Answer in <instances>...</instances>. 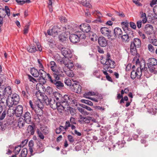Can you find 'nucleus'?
<instances>
[{
	"label": "nucleus",
	"mask_w": 157,
	"mask_h": 157,
	"mask_svg": "<svg viewBox=\"0 0 157 157\" xmlns=\"http://www.w3.org/2000/svg\"><path fill=\"white\" fill-rule=\"evenodd\" d=\"M38 63L39 64V67L40 68L39 71L37 70L34 68H33L31 69L30 72L31 75L35 77H38L37 80L40 82V85L43 86L42 84H44L46 82L45 79L47 73L44 71V67L42 63V60L38 59ZM42 88H44L43 87L41 86Z\"/></svg>",
	"instance_id": "obj_1"
},
{
	"label": "nucleus",
	"mask_w": 157,
	"mask_h": 157,
	"mask_svg": "<svg viewBox=\"0 0 157 157\" xmlns=\"http://www.w3.org/2000/svg\"><path fill=\"white\" fill-rule=\"evenodd\" d=\"M136 60V66H137V65H138L140 67H137L136 71L134 70H132L131 73V78L133 79L137 77V78H139L143 75L144 76H146L147 77H149V75H148L147 68L145 67V63H143V66L142 65L140 64V61L139 59H136V58H134L133 60L135 61Z\"/></svg>",
	"instance_id": "obj_2"
},
{
	"label": "nucleus",
	"mask_w": 157,
	"mask_h": 157,
	"mask_svg": "<svg viewBox=\"0 0 157 157\" xmlns=\"http://www.w3.org/2000/svg\"><path fill=\"white\" fill-rule=\"evenodd\" d=\"M107 56L106 59L102 57L101 60V63L103 65V69L106 70H108L109 68H114L116 66L115 62L110 59V56L109 54L107 53Z\"/></svg>",
	"instance_id": "obj_3"
},
{
	"label": "nucleus",
	"mask_w": 157,
	"mask_h": 157,
	"mask_svg": "<svg viewBox=\"0 0 157 157\" xmlns=\"http://www.w3.org/2000/svg\"><path fill=\"white\" fill-rule=\"evenodd\" d=\"M19 96L17 94H13L9 96L6 100L7 105L9 107H12L13 105H16L19 102Z\"/></svg>",
	"instance_id": "obj_4"
},
{
	"label": "nucleus",
	"mask_w": 157,
	"mask_h": 157,
	"mask_svg": "<svg viewBox=\"0 0 157 157\" xmlns=\"http://www.w3.org/2000/svg\"><path fill=\"white\" fill-rule=\"evenodd\" d=\"M141 45V41L138 38L134 39L133 41L131 42L130 52L132 55H135L137 53L136 48L140 47Z\"/></svg>",
	"instance_id": "obj_5"
},
{
	"label": "nucleus",
	"mask_w": 157,
	"mask_h": 157,
	"mask_svg": "<svg viewBox=\"0 0 157 157\" xmlns=\"http://www.w3.org/2000/svg\"><path fill=\"white\" fill-rule=\"evenodd\" d=\"M62 27H59L57 25L54 26L51 29H49L47 30V33H44L45 36H47L48 35L55 36L57 35L59 33L62 32Z\"/></svg>",
	"instance_id": "obj_6"
},
{
	"label": "nucleus",
	"mask_w": 157,
	"mask_h": 157,
	"mask_svg": "<svg viewBox=\"0 0 157 157\" xmlns=\"http://www.w3.org/2000/svg\"><path fill=\"white\" fill-rule=\"evenodd\" d=\"M61 52L62 55L64 56V58H71L73 56V54L71 50L69 49L64 47L61 48Z\"/></svg>",
	"instance_id": "obj_7"
},
{
	"label": "nucleus",
	"mask_w": 157,
	"mask_h": 157,
	"mask_svg": "<svg viewBox=\"0 0 157 157\" xmlns=\"http://www.w3.org/2000/svg\"><path fill=\"white\" fill-rule=\"evenodd\" d=\"M60 62L61 63H63L66 67L69 69L72 68L74 67L73 61L69 59L63 58Z\"/></svg>",
	"instance_id": "obj_8"
},
{
	"label": "nucleus",
	"mask_w": 157,
	"mask_h": 157,
	"mask_svg": "<svg viewBox=\"0 0 157 157\" xmlns=\"http://www.w3.org/2000/svg\"><path fill=\"white\" fill-rule=\"evenodd\" d=\"M7 14L8 17L10 15V10L8 6H6L4 8H0V17H4Z\"/></svg>",
	"instance_id": "obj_9"
},
{
	"label": "nucleus",
	"mask_w": 157,
	"mask_h": 157,
	"mask_svg": "<svg viewBox=\"0 0 157 157\" xmlns=\"http://www.w3.org/2000/svg\"><path fill=\"white\" fill-rule=\"evenodd\" d=\"M101 33L105 36L107 37L108 39H109L111 37V31L107 27H103L100 29Z\"/></svg>",
	"instance_id": "obj_10"
},
{
	"label": "nucleus",
	"mask_w": 157,
	"mask_h": 157,
	"mask_svg": "<svg viewBox=\"0 0 157 157\" xmlns=\"http://www.w3.org/2000/svg\"><path fill=\"white\" fill-rule=\"evenodd\" d=\"M35 105H36V108H37V109H38V110H39V113H40V114H39V115L40 116L43 113L42 109L44 107L43 103L40 101V100L38 99L35 101Z\"/></svg>",
	"instance_id": "obj_11"
},
{
	"label": "nucleus",
	"mask_w": 157,
	"mask_h": 157,
	"mask_svg": "<svg viewBox=\"0 0 157 157\" xmlns=\"http://www.w3.org/2000/svg\"><path fill=\"white\" fill-rule=\"evenodd\" d=\"M57 101H56L55 99L52 100L51 99V101H50L49 104V105L52 109H55L57 108L58 110L59 111V108L60 107L61 104L60 103H58Z\"/></svg>",
	"instance_id": "obj_12"
},
{
	"label": "nucleus",
	"mask_w": 157,
	"mask_h": 157,
	"mask_svg": "<svg viewBox=\"0 0 157 157\" xmlns=\"http://www.w3.org/2000/svg\"><path fill=\"white\" fill-rule=\"evenodd\" d=\"M47 75L51 82L55 84L57 87H63L64 85L61 81H56L55 80H53L49 74H47Z\"/></svg>",
	"instance_id": "obj_13"
},
{
	"label": "nucleus",
	"mask_w": 157,
	"mask_h": 157,
	"mask_svg": "<svg viewBox=\"0 0 157 157\" xmlns=\"http://www.w3.org/2000/svg\"><path fill=\"white\" fill-rule=\"evenodd\" d=\"M79 27L83 32H89L91 29L90 25L87 23L82 24L79 25Z\"/></svg>",
	"instance_id": "obj_14"
},
{
	"label": "nucleus",
	"mask_w": 157,
	"mask_h": 157,
	"mask_svg": "<svg viewBox=\"0 0 157 157\" xmlns=\"http://www.w3.org/2000/svg\"><path fill=\"white\" fill-rule=\"evenodd\" d=\"M69 39L70 41L73 43H76L79 41L77 32L76 34H71L70 36Z\"/></svg>",
	"instance_id": "obj_15"
},
{
	"label": "nucleus",
	"mask_w": 157,
	"mask_h": 157,
	"mask_svg": "<svg viewBox=\"0 0 157 157\" xmlns=\"http://www.w3.org/2000/svg\"><path fill=\"white\" fill-rule=\"evenodd\" d=\"M36 149L34 150L33 153H41L44 151V149L43 145L42 143L39 141L37 143Z\"/></svg>",
	"instance_id": "obj_16"
},
{
	"label": "nucleus",
	"mask_w": 157,
	"mask_h": 157,
	"mask_svg": "<svg viewBox=\"0 0 157 157\" xmlns=\"http://www.w3.org/2000/svg\"><path fill=\"white\" fill-rule=\"evenodd\" d=\"M14 109L16 116L18 117H21L23 113L22 106L21 105H18Z\"/></svg>",
	"instance_id": "obj_17"
},
{
	"label": "nucleus",
	"mask_w": 157,
	"mask_h": 157,
	"mask_svg": "<svg viewBox=\"0 0 157 157\" xmlns=\"http://www.w3.org/2000/svg\"><path fill=\"white\" fill-rule=\"evenodd\" d=\"M12 92L11 89H0V95L2 96H10Z\"/></svg>",
	"instance_id": "obj_18"
},
{
	"label": "nucleus",
	"mask_w": 157,
	"mask_h": 157,
	"mask_svg": "<svg viewBox=\"0 0 157 157\" xmlns=\"http://www.w3.org/2000/svg\"><path fill=\"white\" fill-rule=\"evenodd\" d=\"M98 42L100 46L105 47L107 44V41L104 37H100L98 39Z\"/></svg>",
	"instance_id": "obj_19"
},
{
	"label": "nucleus",
	"mask_w": 157,
	"mask_h": 157,
	"mask_svg": "<svg viewBox=\"0 0 157 157\" xmlns=\"http://www.w3.org/2000/svg\"><path fill=\"white\" fill-rule=\"evenodd\" d=\"M24 120L27 124H31L33 121H31V115L30 113L29 112H26L24 116Z\"/></svg>",
	"instance_id": "obj_20"
},
{
	"label": "nucleus",
	"mask_w": 157,
	"mask_h": 157,
	"mask_svg": "<svg viewBox=\"0 0 157 157\" xmlns=\"http://www.w3.org/2000/svg\"><path fill=\"white\" fill-rule=\"evenodd\" d=\"M145 29L146 33L149 35L152 34L153 30V28L151 25L147 24L145 26Z\"/></svg>",
	"instance_id": "obj_21"
},
{
	"label": "nucleus",
	"mask_w": 157,
	"mask_h": 157,
	"mask_svg": "<svg viewBox=\"0 0 157 157\" xmlns=\"http://www.w3.org/2000/svg\"><path fill=\"white\" fill-rule=\"evenodd\" d=\"M72 98H71L67 95H64L63 97H62L61 98V101L60 102L63 103H70V102H71Z\"/></svg>",
	"instance_id": "obj_22"
},
{
	"label": "nucleus",
	"mask_w": 157,
	"mask_h": 157,
	"mask_svg": "<svg viewBox=\"0 0 157 157\" xmlns=\"http://www.w3.org/2000/svg\"><path fill=\"white\" fill-rule=\"evenodd\" d=\"M79 2L81 4L88 8H91L92 7L90 3V0H80Z\"/></svg>",
	"instance_id": "obj_23"
},
{
	"label": "nucleus",
	"mask_w": 157,
	"mask_h": 157,
	"mask_svg": "<svg viewBox=\"0 0 157 157\" xmlns=\"http://www.w3.org/2000/svg\"><path fill=\"white\" fill-rule=\"evenodd\" d=\"M99 95V93L97 92H93L92 91H89L83 94V97L87 98H90V97H89L90 96H98Z\"/></svg>",
	"instance_id": "obj_24"
},
{
	"label": "nucleus",
	"mask_w": 157,
	"mask_h": 157,
	"mask_svg": "<svg viewBox=\"0 0 157 157\" xmlns=\"http://www.w3.org/2000/svg\"><path fill=\"white\" fill-rule=\"evenodd\" d=\"M92 14L94 16H96L98 19V21L100 22H101L102 21L100 19L101 17H103L101 13L98 11L96 10H93L91 12Z\"/></svg>",
	"instance_id": "obj_25"
},
{
	"label": "nucleus",
	"mask_w": 157,
	"mask_h": 157,
	"mask_svg": "<svg viewBox=\"0 0 157 157\" xmlns=\"http://www.w3.org/2000/svg\"><path fill=\"white\" fill-rule=\"evenodd\" d=\"M114 34L115 36L118 37L119 38H120L122 34V32L121 29L118 28H116L114 30Z\"/></svg>",
	"instance_id": "obj_26"
},
{
	"label": "nucleus",
	"mask_w": 157,
	"mask_h": 157,
	"mask_svg": "<svg viewBox=\"0 0 157 157\" xmlns=\"http://www.w3.org/2000/svg\"><path fill=\"white\" fill-rule=\"evenodd\" d=\"M42 101L43 103L47 105H48L49 104L50 101H51V98H48L46 95H44L42 98Z\"/></svg>",
	"instance_id": "obj_27"
},
{
	"label": "nucleus",
	"mask_w": 157,
	"mask_h": 157,
	"mask_svg": "<svg viewBox=\"0 0 157 157\" xmlns=\"http://www.w3.org/2000/svg\"><path fill=\"white\" fill-rule=\"evenodd\" d=\"M34 145V141L33 140H31L29 143V150L31 155H33L35 154V153H33V146Z\"/></svg>",
	"instance_id": "obj_28"
},
{
	"label": "nucleus",
	"mask_w": 157,
	"mask_h": 157,
	"mask_svg": "<svg viewBox=\"0 0 157 157\" xmlns=\"http://www.w3.org/2000/svg\"><path fill=\"white\" fill-rule=\"evenodd\" d=\"M8 124L6 121L0 120V127H1V129L2 131H4L6 129Z\"/></svg>",
	"instance_id": "obj_29"
},
{
	"label": "nucleus",
	"mask_w": 157,
	"mask_h": 157,
	"mask_svg": "<svg viewBox=\"0 0 157 157\" xmlns=\"http://www.w3.org/2000/svg\"><path fill=\"white\" fill-rule=\"evenodd\" d=\"M148 66H156L157 65V60L154 58H150L148 60Z\"/></svg>",
	"instance_id": "obj_30"
},
{
	"label": "nucleus",
	"mask_w": 157,
	"mask_h": 157,
	"mask_svg": "<svg viewBox=\"0 0 157 157\" xmlns=\"http://www.w3.org/2000/svg\"><path fill=\"white\" fill-rule=\"evenodd\" d=\"M140 18L142 19V21H143V23H145L147 21V18L146 17V14L145 13H143V11H140Z\"/></svg>",
	"instance_id": "obj_31"
},
{
	"label": "nucleus",
	"mask_w": 157,
	"mask_h": 157,
	"mask_svg": "<svg viewBox=\"0 0 157 157\" xmlns=\"http://www.w3.org/2000/svg\"><path fill=\"white\" fill-rule=\"evenodd\" d=\"M53 94L56 101L60 103V99H61V98L62 95L59 93L56 92H53Z\"/></svg>",
	"instance_id": "obj_32"
},
{
	"label": "nucleus",
	"mask_w": 157,
	"mask_h": 157,
	"mask_svg": "<svg viewBox=\"0 0 157 157\" xmlns=\"http://www.w3.org/2000/svg\"><path fill=\"white\" fill-rule=\"evenodd\" d=\"M62 29L63 32L70 33L72 30V27L69 25H66L64 27H62Z\"/></svg>",
	"instance_id": "obj_33"
},
{
	"label": "nucleus",
	"mask_w": 157,
	"mask_h": 157,
	"mask_svg": "<svg viewBox=\"0 0 157 157\" xmlns=\"http://www.w3.org/2000/svg\"><path fill=\"white\" fill-rule=\"evenodd\" d=\"M155 66H148V67L150 71L153 74H157V71L156 70V67H155Z\"/></svg>",
	"instance_id": "obj_34"
},
{
	"label": "nucleus",
	"mask_w": 157,
	"mask_h": 157,
	"mask_svg": "<svg viewBox=\"0 0 157 157\" xmlns=\"http://www.w3.org/2000/svg\"><path fill=\"white\" fill-rule=\"evenodd\" d=\"M29 104L33 110L35 111V113L37 114H39L38 113L37 110H36L37 108H36V105H35V101L34 102V104L33 103L31 100H30L29 101Z\"/></svg>",
	"instance_id": "obj_35"
},
{
	"label": "nucleus",
	"mask_w": 157,
	"mask_h": 157,
	"mask_svg": "<svg viewBox=\"0 0 157 157\" xmlns=\"http://www.w3.org/2000/svg\"><path fill=\"white\" fill-rule=\"evenodd\" d=\"M27 51L29 52L34 53L36 50V48L35 46H30L27 48Z\"/></svg>",
	"instance_id": "obj_36"
},
{
	"label": "nucleus",
	"mask_w": 157,
	"mask_h": 157,
	"mask_svg": "<svg viewBox=\"0 0 157 157\" xmlns=\"http://www.w3.org/2000/svg\"><path fill=\"white\" fill-rule=\"evenodd\" d=\"M27 130L28 133L31 135H33L34 133V128L32 125H29L27 128Z\"/></svg>",
	"instance_id": "obj_37"
},
{
	"label": "nucleus",
	"mask_w": 157,
	"mask_h": 157,
	"mask_svg": "<svg viewBox=\"0 0 157 157\" xmlns=\"http://www.w3.org/2000/svg\"><path fill=\"white\" fill-rule=\"evenodd\" d=\"M72 80L74 82H75L72 85V86L74 88H76L77 87L78 88H81V86L80 85L78 81L75 80H74L73 79H72Z\"/></svg>",
	"instance_id": "obj_38"
},
{
	"label": "nucleus",
	"mask_w": 157,
	"mask_h": 157,
	"mask_svg": "<svg viewBox=\"0 0 157 157\" xmlns=\"http://www.w3.org/2000/svg\"><path fill=\"white\" fill-rule=\"evenodd\" d=\"M121 38L122 40L123 41L128 42L129 41V38L128 34H124L121 36L120 38Z\"/></svg>",
	"instance_id": "obj_39"
},
{
	"label": "nucleus",
	"mask_w": 157,
	"mask_h": 157,
	"mask_svg": "<svg viewBox=\"0 0 157 157\" xmlns=\"http://www.w3.org/2000/svg\"><path fill=\"white\" fill-rule=\"evenodd\" d=\"M90 40L92 41L96 40L97 37V35L96 34L92 32H90Z\"/></svg>",
	"instance_id": "obj_40"
},
{
	"label": "nucleus",
	"mask_w": 157,
	"mask_h": 157,
	"mask_svg": "<svg viewBox=\"0 0 157 157\" xmlns=\"http://www.w3.org/2000/svg\"><path fill=\"white\" fill-rule=\"evenodd\" d=\"M27 154V150L26 148H24L22 149L20 154V156L21 157H26Z\"/></svg>",
	"instance_id": "obj_41"
},
{
	"label": "nucleus",
	"mask_w": 157,
	"mask_h": 157,
	"mask_svg": "<svg viewBox=\"0 0 157 157\" xmlns=\"http://www.w3.org/2000/svg\"><path fill=\"white\" fill-rule=\"evenodd\" d=\"M24 121L21 119H19L17 123V126L20 128H23L24 126Z\"/></svg>",
	"instance_id": "obj_42"
},
{
	"label": "nucleus",
	"mask_w": 157,
	"mask_h": 157,
	"mask_svg": "<svg viewBox=\"0 0 157 157\" xmlns=\"http://www.w3.org/2000/svg\"><path fill=\"white\" fill-rule=\"evenodd\" d=\"M7 111V113L9 116H12L15 114V109H11V107H9Z\"/></svg>",
	"instance_id": "obj_43"
},
{
	"label": "nucleus",
	"mask_w": 157,
	"mask_h": 157,
	"mask_svg": "<svg viewBox=\"0 0 157 157\" xmlns=\"http://www.w3.org/2000/svg\"><path fill=\"white\" fill-rule=\"evenodd\" d=\"M54 0H48V7L50 11L51 12L52 11V4L54 3Z\"/></svg>",
	"instance_id": "obj_44"
},
{
	"label": "nucleus",
	"mask_w": 157,
	"mask_h": 157,
	"mask_svg": "<svg viewBox=\"0 0 157 157\" xmlns=\"http://www.w3.org/2000/svg\"><path fill=\"white\" fill-rule=\"evenodd\" d=\"M84 32H77V34L79 37V40L80 39H84L85 38L86 36L85 34L84 33Z\"/></svg>",
	"instance_id": "obj_45"
},
{
	"label": "nucleus",
	"mask_w": 157,
	"mask_h": 157,
	"mask_svg": "<svg viewBox=\"0 0 157 157\" xmlns=\"http://www.w3.org/2000/svg\"><path fill=\"white\" fill-rule=\"evenodd\" d=\"M65 130L64 127L60 126L59 128H56V134H59L62 131Z\"/></svg>",
	"instance_id": "obj_46"
},
{
	"label": "nucleus",
	"mask_w": 157,
	"mask_h": 157,
	"mask_svg": "<svg viewBox=\"0 0 157 157\" xmlns=\"http://www.w3.org/2000/svg\"><path fill=\"white\" fill-rule=\"evenodd\" d=\"M81 101L82 103H85L90 106L93 105V103L91 101L89 100H86L85 99H82L81 100Z\"/></svg>",
	"instance_id": "obj_47"
},
{
	"label": "nucleus",
	"mask_w": 157,
	"mask_h": 157,
	"mask_svg": "<svg viewBox=\"0 0 157 157\" xmlns=\"http://www.w3.org/2000/svg\"><path fill=\"white\" fill-rule=\"evenodd\" d=\"M66 74L68 76L71 77H73L74 76V74L73 71L71 70L65 72Z\"/></svg>",
	"instance_id": "obj_48"
},
{
	"label": "nucleus",
	"mask_w": 157,
	"mask_h": 157,
	"mask_svg": "<svg viewBox=\"0 0 157 157\" xmlns=\"http://www.w3.org/2000/svg\"><path fill=\"white\" fill-rule=\"evenodd\" d=\"M21 146L19 145L15 147L14 151V153L17 155L18 154L21 149Z\"/></svg>",
	"instance_id": "obj_49"
},
{
	"label": "nucleus",
	"mask_w": 157,
	"mask_h": 157,
	"mask_svg": "<svg viewBox=\"0 0 157 157\" xmlns=\"http://www.w3.org/2000/svg\"><path fill=\"white\" fill-rule=\"evenodd\" d=\"M57 73L54 72L53 73V77L55 79V80H58L59 79L60 75L58 71H57Z\"/></svg>",
	"instance_id": "obj_50"
},
{
	"label": "nucleus",
	"mask_w": 157,
	"mask_h": 157,
	"mask_svg": "<svg viewBox=\"0 0 157 157\" xmlns=\"http://www.w3.org/2000/svg\"><path fill=\"white\" fill-rule=\"evenodd\" d=\"M41 130L43 133L44 134H47L49 132V129L47 127H42Z\"/></svg>",
	"instance_id": "obj_51"
},
{
	"label": "nucleus",
	"mask_w": 157,
	"mask_h": 157,
	"mask_svg": "<svg viewBox=\"0 0 157 157\" xmlns=\"http://www.w3.org/2000/svg\"><path fill=\"white\" fill-rule=\"evenodd\" d=\"M116 146H117L119 148H121L124 146V144L123 142L120 141H118L116 144Z\"/></svg>",
	"instance_id": "obj_52"
},
{
	"label": "nucleus",
	"mask_w": 157,
	"mask_h": 157,
	"mask_svg": "<svg viewBox=\"0 0 157 157\" xmlns=\"http://www.w3.org/2000/svg\"><path fill=\"white\" fill-rule=\"evenodd\" d=\"M37 132L39 137H40V138L41 139H44V136L43 134V133L40 131L39 130H37Z\"/></svg>",
	"instance_id": "obj_53"
},
{
	"label": "nucleus",
	"mask_w": 157,
	"mask_h": 157,
	"mask_svg": "<svg viewBox=\"0 0 157 157\" xmlns=\"http://www.w3.org/2000/svg\"><path fill=\"white\" fill-rule=\"evenodd\" d=\"M142 23H143V21L141 20L137 21L136 24L137 27L138 29H140L141 28Z\"/></svg>",
	"instance_id": "obj_54"
},
{
	"label": "nucleus",
	"mask_w": 157,
	"mask_h": 157,
	"mask_svg": "<svg viewBox=\"0 0 157 157\" xmlns=\"http://www.w3.org/2000/svg\"><path fill=\"white\" fill-rule=\"evenodd\" d=\"M65 83L68 86H71V81L69 79H66L64 81Z\"/></svg>",
	"instance_id": "obj_55"
},
{
	"label": "nucleus",
	"mask_w": 157,
	"mask_h": 157,
	"mask_svg": "<svg viewBox=\"0 0 157 157\" xmlns=\"http://www.w3.org/2000/svg\"><path fill=\"white\" fill-rule=\"evenodd\" d=\"M70 122L71 124H76V121L74 118L71 117L70 120Z\"/></svg>",
	"instance_id": "obj_56"
},
{
	"label": "nucleus",
	"mask_w": 157,
	"mask_h": 157,
	"mask_svg": "<svg viewBox=\"0 0 157 157\" xmlns=\"http://www.w3.org/2000/svg\"><path fill=\"white\" fill-rule=\"evenodd\" d=\"M45 94H43L41 92H40V90H38L37 91H36V95L37 97L38 98L39 97H41V98H42V96L44 95Z\"/></svg>",
	"instance_id": "obj_57"
},
{
	"label": "nucleus",
	"mask_w": 157,
	"mask_h": 157,
	"mask_svg": "<svg viewBox=\"0 0 157 157\" xmlns=\"http://www.w3.org/2000/svg\"><path fill=\"white\" fill-rule=\"evenodd\" d=\"M29 26V23H28V25H27L25 26L24 30V34H26L28 33Z\"/></svg>",
	"instance_id": "obj_58"
},
{
	"label": "nucleus",
	"mask_w": 157,
	"mask_h": 157,
	"mask_svg": "<svg viewBox=\"0 0 157 157\" xmlns=\"http://www.w3.org/2000/svg\"><path fill=\"white\" fill-rule=\"evenodd\" d=\"M71 124H70V123L69 121H67L66 122L65 125L64 127L65 128V130H66L67 129L68 127H70L71 126Z\"/></svg>",
	"instance_id": "obj_59"
},
{
	"label": "nucleus",
	"mask_w": 157,
	"mask_h": 157,
	"mask_svg": "<svg viewBox=\"0 0 157 157\" xmlns=\"http://www.w3.org/2000/svg\"><path fill=\"white\" fill-rule=\"evenodd\" d=\"M28 94V93L27 90L26 92L25 91H22V95L24 98H28V95H27Z\"/></svg>",
	"instance_id": "obj_60"
},
{
	"label": "nucleus",
	"mask_w": 157,
	"mask_h": 157,
	"mask_svg": "<svg viewBox=\"0 0 157 157\" xmlns=\"http://www.w3.org/2000/svg\"><path fill=\"white\" fill-rule=\"evenodd\" d=\"M28 141V140L27 139H26L22 141L21 142V144L19 145L21 146V147H23L25 146V145H26Z\"/></svg>",
	"instance_id": "obj_61"
},
{
	"label": "nucleus",
	"mask_w": 157,
	"mask_h": 157,
	"mask_svg": "<svg viewBox=\"0 0 157 157\" xmlns=\"http://www.w3.org/2000/svg\"><path fill=\"white\" fill-rule=\"evenodd\" d=\"M79 111L82 114H87V112L85 110V109L81 108H79L78 109Z\"/></svg>",
	"instance_id": "obj_62"
},
{
	"label": "nucleus",
	"mask_w": 157,
	"mask_h": 157,
	"mask_svg": "<svg viewBox=\"0 0 157 157\" xmlns=\"http://www.w3.org/2000/svg\"><path fill=\"white\" fill-rule=\"evenodd\" d=\"M67 137L69 141L71 143H72L74 142V140L72 136L71 135H68L67 136Z\"/></svg>",
	"instance_id": "obj_63"
},
{
	"label": "nucleus",
	"mask_w": 157,
	"mask_h": 157,
	"mask_svg": "<svg viewBox=\"0 0 157 157\" xmlns=\"http://www.w3.org/2000/svg\"><path fill=\"white\" fill-rule=\"evenodd\" d=\"M93 74L98 78H100V75L98 73V71L97 70H95L93 72Z\"/></svg>",
	"instance_id": "obj_64"
}]
</instances>
